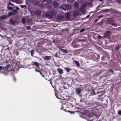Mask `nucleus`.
Masks as SVG:
<instances>
[{
	"mask_svg": "<svg viewBox=\"0 0 121 121\" xmlns=\"http://www.w3.org/2000/svg\"><path fill=\"white\" fill-rule=\"evenodd\" d=\"M51 58V57L50 56H45L44 57V59L45 60H50Z\"/></svg>",
	"mask_w": 121,
	"mask_h": 121,
	"instance_id": "obj_15",
	"label": "nucleus"
},
{
	"mask_svg": "<svg viewBox=\"0 0 121 121\" xmlns=\"http://www.w3.org/2000/svg\"><path fill=\"white\" fill-rule=\"evenodd\" d=\"M8 5H11L12 6H13L14 4H12L10 1L8 3Z\"/></svg>",
	"mask_w": 121,
	"mask_h": 121,
	"instance_id": "obj_31",
	"label": "nucleus"
},
{
	"mask_svg": "<svg viewBox=\"0 0 121 121\" xmlns=\"http://www.w3.org/2000/svg\"><path fill=\"white\" fill-rule=\"evenodd\" d=\"M108 23L112 25L117 26L116 23H115V20L112 19H108L107 20Z\"/></svg>",
	"mask_w": 121,
	"mask_h": 121,
	"instance_id": "obj_3",
	"label": "nucleus"
},
{
	"mask_svg": "<svg viewBox=\"0 0 121 121\" xmlns=\"http://www.w3.org/2000/svg\"><path fill=\"white\" fill-rule=\"evenodd\" d=\"M26 27L28 30H29L31 28V26H26Z\"/></svg>",
	"mask_w": 121,
	"mask_h": 121,
	"instance_id": "obj_36",
	"label": "nucleus"
},
{
	"mask_svg": "<svg viewBox=\"0 0 121 121\" xmlns=\"http://www.w3.org/2000/svg\"><path fill=\"white\" fill-rule=\"evenodd\" d=\"M7 49H9V48H7Z\"/></svg>",
	"mask_w": 121,
	"mask_h": 121,
	"instance_id": "obj_63",
	"label": "nucleus"
},
{
	"mask_svg": "<svg viewBox=\"0 0 121 121\" xmlns=\"http://www.w3.org/2000/svg\"><path fill=\"white\" fill-rule=\"evenodd\" d=\"M13 12V13L15 14V15L17 13V10L16 9H13V12Z\"/></svg>",
	"mask_w": 121,
	"mask_h": 121,
	"instance_id": "obj_26",
	"label": "nucleus"
},
{
	"mask_svg": "<svg viewBox=\"0 0 121 121\" xmlns=\"http://www.w3.org/2000/svg\"><path fill=\"white\" fill-rule=\"evenodd\" d=\"M98 21V19H96L94 21V22H97Z\"/></svg>",
	"mask_w": 121,
	"mask_h": 121,
	"instance_id": "obj_49",
	"label": "nucleus"
},
{
	"mask_svg": "<svg viewBox=\"0 0 121 121\" xmlns=\"http://www.w3.org/2000/svg\"><path fill=\"white\" fill-rule=\"evenodd\" d=\"M103 17V16L102 15H100V16H99L98 17V18H101Z\"/></svg>",
	"mask_w": 121,
	"mask_h": 121,
	"instance_id": "obj_50",
	"label": "nucleus"
},
{
	"mask_svg": "<svg viewBox=\"0 0 121 121\" xmlns=\"http://www.w3.org/2000/svg\"><path fill=\"white\" fill-rule=\"evenodd\" d=\"M13 79L15 81H16V78L14 76H13Z\"/></svg>",
	"mask_w": 121,
	"mask_h": 121,
	"instance_id": "obj_46",
	"label": "nucleus"
},
{
	"mask_svg": "<svg viewBox=\"0 0 121 121\" xmlns=\"http://www.w3.org/2000/svg\"><path fill=\"white\" fill-rule=\"evenodd\" d=\"M1 26V24L0 23V27Z\"/></svg>",
	"mask_w": 121,
	"mask_h": 121,
	"instance_id": "obj_62",
	"label": "nucleus"
},
{
	"mask_svg": "<svg viewBox=\"0 0 121 121\" xmlns=\"http://www.w3.org/2000/svg\"><path fill=\"white\" fill-rule=\"evenodd\" d=\"M116 0L119 3H120L121 2V0Z\"/></svg>",
	"mask_w": 121,
	"mask_h": 121,
	"instance_id": "obj_43",
	"label": "nucleus"
},
{
	"mask_svg": "<svg viewBox=\"0 0 121 121\" xmlns=\"http://www.w3.org/2000/svg\"><path fill=\"white\" fill-rule=\"evenodd\" d=\"M48 0H43V2H45L47 1Z\"/></svg>",
	"mask_w": 121,
	"mask_h": 121,
	"instance_id": "obj_53",
	"label": "nucleus"
},
{
	"mask_svg": "<svg viewBox=\"0 0 121 121\" xmlns=\"http://www.w3.org/2000/svg\"><path fill=\"white\" fill-rule=\"evenodd\" d=\"M7 8L8 9H9L10 10H13V8L12 7H10L8 5L7 6Z\"/></svg>",
	"mask_w": 121,
	"mask_h": 121,
	"instance_id": "obj_28",
	"label": "nucleus"
},
{
	"mask_svg": "<svg viewBox=\"0 0 121 121\" xmlns=\"http://www.w3.org/2000/svg\"><path fill=\"white\" fill-rule=\"evenodd\" d=\"M92 92L94 94V95H96V93H95V91H94L93 90H92Z\"/></svg>",
	"mask_w": 121,
	"mask_h": 121,
	"instance_id": "obj_39",
	"label": "nucleus"
},
{
	"mask_svg": "<svg viewBox=\"0 0 121 121\" xmlns=\"http://www.w3.org/2000/svg\"><path fill=\"white\" fill-rule=\"evenodd\" d=\"M35 71L37 72H40V71H39V70H37L36 69H35Z\"/></svg>",
	"mask_w": 121,
	"mask_h": 121,
	"instance_id": "obj_51",
	"label": "nucleus"
},
{
	"mask_svg": "<svg viewBox=\"0 0 121 121\" xmlns=\"http://www.w3.org/2000/svg\"><path fill=\"white\" fill-rule=\"evenodd\" d=\"M3 69L4 68H3L2 66H0V70H1Z\"/></svg>",
	"mask_w": 121,
	"mask_h": 121,
	"instance_id": "obj_45",
	"label": "nucleus"
},
{
	"mask_svg": "<svg viewBox=\"0 0 121 121\" xmlns=\"http://www.w3.org/2000/svg\"><path fill=\"white\" fill-rule=\"evenodd\" d=\"M39 73H40V75L42 76V77H44V78L45 77L42 74V73H41V72L40 71L39 72Z\"/></svg>",
	"mask_w": 121,
	"mask_h": 121,
	"instance_id": "obj_38",
	"label": "nucleus"
},
{
	"mask_svg": "<svg viewBox=\"0 0 121 121\" xmlns=\"http://www.w3.org/2000/svg\"><path fill=\"white\" fill-rule=\"evenodd\" d=\"M75 90L77 94L78 95H79L81 93V90L79 87L75 88Z\"/></svg>",
	"mask_w": 121,
	"mask_h": 121,
	"instance_id": "obj_9",
	"label": "nucleus"
},
{
	"mask_svg": "<svg viewBox=\"0 0 121 121\" xmlns=\"http://www.w3.org/2000/svg\"><path fill=\"white\" fill-rule=\"evenodd\" d=\"M118 114L119 115H121V110H119L118 111Z\"/></svg>",
	"mask_w": 121,
	"mask_h": 121,
	"instance_id": "obj_33",
	"label": "nucleus"
},
{
	"mask_svg": "<svg viewBox=\"0 0 121 121\" xmlns=\"http://www.w3.org/2000/svg\"><path fill=\"white\" fill-rule=\"evenodd\" d=\"M80 11L82 13H86V12L84 9H79Z\"/></svg>",
	"mask_w": 121,
	"mask_h": 121,
	"instance_id": "obj_20",
	"label": "nucleus"
},
{
	"mask_svg": "<svg viewBox=\"0 0 121 121\" xmlns=\"http://www.w3.org/2000/svg\"><path fill=\"white\" fill-rule=\"evenodd\" d=\"M7 17V16L6 15H3L0 17V19L1 20H4Z\"/></svg>",
	"mask_w": 121,
	"mask_h": 121,
	"instance_id": "obj_16",
	"label": "nucleus"
},
{
	"mask_svg": "<svg viewBox=\"0 0 121 121\" xmlns=\"http://www.w3.org/2000/svg\"><path fill=\"white\" fill-rule=\"evenodd\" d=\"M51 84L52 85V82H50Z\"/></svg>",
	"mask_w": 121,
	"mask_h": 121,
	"instance_id": "obj_60",
	"label": "nucleus"
},
{
	"mask_svg": "<svg viewBox=\"0 0 121 121\" xmlns=\"http://www.w3.org/2000/svg\"><path fill=\"white\" fill-rule=\"evenodd\" d=\"M11 1L13 2H15V0H11Z\"/></svg>",
	"mask_w": 121,
	"mask_h": 121,
	"instance_id": "obj_55",
	"label": "nucleus"
},
{
	"mask_svg": "<svg viewBox=\"0 0 121 121\" xmlns=\"http://www.w3.org/2000/svg\"><path fill=\"white\" fill-rule=\"evenodd\" d=\"M34 65L35 66L38 67L39 65V64L37 62H34L33 64H32V65Z\"/></svg>",
	"mask_w": 121,
	"mask_h": 121,
	"instance_id": "obj_22",
	"label": "nucleus"
},
{
	"mask_svg": "<svg viewBox=\"0 0 121 121\" xmlns=\"http://www.w3.org/2000/svg\"><path fill=\"white\" fill-rule=\"evenodd\" d=\"M85 30V29L84 28H82L81 29L80 31V32L81 33L82 32Z\"/></svg>",
	"mask_w": 121,
	"mask_h": 121,
	"instance_id": "obj_35",
	"label": "nucleus"
},
{
	"mask_svg": "<svg viewBox=\"0 0 121 121\" xmlns=\"http://www.w3.org/2000/svg\"><path fill=\"white\" fill-rule=\"evenodd\" d=\"M111 33V32L110 31H107L105 33L104 36L105 37H107L110 35Z\"/></svg>",
	"mask_w": 121,
	"mask_h": 121,
	"instance_id": "obj_11",
	"label": "nucleus"
},
{
	"mask_svg": "<svg viewBox=\"0 0 121 121\" xmlns=\"http://www.w3.org/2000/svg\"><path fill=\"white\" fill-rule=\"evenodd\" d=\"M82 101H83V100L82 99L80 100V101L81 102H82Z\"/></svg>",
	"mask_w": 121,
	"mask_h": 121,
	"instance_id": "obj_56",
	"label": "nucleus"
},
{
	"mask_svg": "<svg viewBox=\"0 0 121 121\" xmlns=\"http://www.w3.org/2000/svg\"><path fill=\"white\" fill-rule=\"evenodd\" d=\"M41 11L40 10H37L34 12V14L36 16H40L41 14Z\"/></svg>",
	"mask_w": 121,
	"mask_h": 121,
	"instance_id": "obj_6",
	"label": "nucleus"
},
{
	"mask_svg": "<svg viewBox=\"0 0 121 121\" xmlns=\"http://www.w3.org/2000/svg\"><path fill=\"white\" fill-rule=\"evenodd\" d=\"M16 3L19 4H20V2L19 1V0H15V2Z\"/></svg>",
	"mask_w": 121,
	"mask_h": 121,
	"instance_id": "obj_32",
	"label": "nucleus"
},
{
	"mask_svg": "<svg viewBox=\"0 0 121 121\" xmlns=\"http://www.w3.org/2000/svg\"><path fill=\"white\" fill-rule=\"evenodd\" d=\"M99 92H97V94H99Z\"/></svg>",
	"mask_w": 121,
	"mask_h": 121,
	"instance_id": "obj_61",
	"label": "nucleus"
},
{
	"mask_svg": "<svg viewBox=\"0 0 121 121\" xmlns=\"http://www.w3.org/2000/svg\"><path fill=\"white\" fill-rule=\"evenodd\" d=\"M57 70L59 73L60 74H62L63 73V70L62 69L58 68Z\"/></svg>",
	"mask_w": 121,
	"mask_h": 121,
	"instance_id": "obj_18",
	"label": "nucleus"
},
{
	"mask_svg": "<svg viewBox=\"0 0 121 121\" xmlns=\"http://www.w3.org/2000/svg\"><path fill=\"white\" fill-rule=\"evenodd\" d=\"M108 72H110L112 73V74H114V72L113 71V70L111 69H110L108 71Z\"/></svg>",
	"mask_w": 121,
	"mask_h": 121,
	"instance_id": "obj_24",
	"label": "nucleus"
},
{
	"mask_svg": "<svg viewBox=\"0 0 121 121\" xmlns=\"http://www.w3.org/2000/svg\"><path fill=\"white\" fill-rule=\"evenodd\" d=\"M55 56L56 57H59V56H57V52H56L55 54Z\"/></svg>",
	"mask_w": 121,
	"mask_h": 121,
	"instance_id": "obj_41",
	"label": "nucleus"
},
{
	"mask_svg": "<svg viewBox=\"0 0 121 121\" xmlns=\"http://www.w3.org/2000/svg\"><path fill=\"white\" fill-rule=\"evenodd\" d=\"M63 108V107H62H62H61V109H62V108Z\"/></svg>",
	"mask_w": 121,
	"mask_h": 121,
	"instance_id": "obj_58",
	"label": "nucleus"
},
{
	"mask_svg": "<svg viewBox=\"0 0 121 121\" xmlns=\"http://www.w3.org/2000/svg\"><path fill=\"white\" fill-rule=\"evenodd\" d=\"M98 0L99 1H103V0Z\"/></svg>",
	"mask_w": 121,
	"mask_h": 121,
	"instance_id": "obj_57",
	"label": "nucleus"
},
{
	"mask_svg": "<svg viewBox=\"0 0 121 121\" xmlns=\"http://www.w3.org/2000/svg\"><path fill=\"white\" fill-rule=\"evenodd\" d=\"M75 62L76 64L78 66H79L80 65V64L79 62L77 60H75Z\"/></svg>",
	"mask_w": 121,
	"mask_h": 121,
	"instance_id": "obj_27",
	"label": "nucleus"
},
{
	"mask_svg": "<svg viewBox=\"0 0 121 121\" xmlns=\"http://www.w3.org/2000/svg\"><path fill=\"white\" fill-rule=\"evenodd\" d=\"M79 14V12L77 10H76L74 11L73 13V15L74 17H76Z\"/></svg>",
	"mask_w": 121,
	"mask_h": 121,
	"instance_id": "obj_8",
	"label": "nucleus"
},
{
	"mask_svg": "<svg viewBox=\"0 0 121 121\" xmlns=\"http://www.w3.org/2000/svg\"><path fill=\"white\" fill-rule=\"evenodd\" d=\"M52 5L54 6L56 8L58 6V4L56 1H54L53 2Z\"/></svg>",
	"mask_w": 121,
	"mask_h": 121,
	"instance_id": "obj_17",
	"label": "nucleus"
},
{
	"mask_svg": "<svg viewBox=\"0 0 121 121\" xmlns=\"http://www.w3.org/2000/svg\"><path fill=\"white\" fill-rule=\"evenodd\" d=\"M36 4L37 5H38L39 4V2L38 1H36Z\"/></svg>",
	"mask_w": 121,
	"mask_h": 121,
	"instance_id": "obj_52",
	"label": "nucleus"
},
{
	"mask_svg": "<svg viewBox=\"0 0 121 121\" xmlns=\"http://www.w3.org/2000/svg\"><path fill=\"white\" fill-rule=\"evenodd\" d=\"M65 16L66 19H69L70 18V16L69 13L67 12L65 13Z\"/></svg>",
	"mask_w": 121,
	"mask_h": 121,
	"instance_id": "obj_10",
	"label": "nucleus"
},
{
	"mask_svg": "<svg viewBox=\"0 0 121 121\" xmlns=\"http://www.w3.org/2000/svg\"><path fill=\"white\" fill-rule=\"evenodd\" d=\"M94 116H95V118H97L98 117V116L96 114H94Z\"/></svg>",
	"mask_w": 121,
	"mask_h": 121,
	"instance_id": "obj_44",
	"label": "nucleus"
},
{
	"mask_svg": "<svg viewBox=\"0 0 121 121\" xmlns=\"http://www.w3.org/2000/svg\"><path fill=\"white\" fill-rule=\"evenodd\" d=\"M107 0L108 1H110V0Z\"/></svg>",
	"mask_w": 121,
	"mask_h": 121,
	"instance_id": "obj_64",
	"label": "nucleus"
},
{
	"mask_svg": "<svg viewBox=\"0 0 121 121\" xmlns=\"http://www.w3.org/2000/svg\"><path fill=\"white\" fill-rule=\"evenodd\" d=\"M90 16L89 15H88L85 17L86 18H88Z\"/></svg>",
	"mask_w": 121,
	"mask_h": 121,
	"instance_id": "obj_48",
	"label": "nucleus"
},
{
	"mask_svg": "<svg viewBox=\"0 0 121 121\" xmlns=\"http://www.w3.org/2000/svg\"><path fill=\"white\" fill-rule=\"evenodd\" d=\"M119 47L118 46L117 47H115V49L117 51H118L119 50Z\"/></svg>",
	"mask_w": 121,
	"mask_h": 121,
	"instance_id": "obj_34",
	"label": "nucleus"
},
{
	"mask_svg": "<svg viewBox=\"0 0 121 121\" xmlns=\"http://www.w3.org/2000/svg\"><path fill=\"white\" fill-rule=\"evenodd\" d=\"M57 12L53 9L50 10L48 13L45 14L46 17L51 18L54 15H55Z\"/></svg>",
	"mask_w": 121,
	"mask_h": 121,
	"instance_id": "obj_1",
	"label": "nucleus"
},
{
	"mask_svg": "<svg viewBox=\"0 0 121 121\" xmlns=\"http://www.w3.org/2000/svg\"><path fill=\"white\" fill-rule=\"evenodd\" d=\"M98 37L99 38H101V37L99 35L98 36Z\"/></svg>",
	"mask_w": 121,
	"mask_h": 121,
	"instance_id": "obj_54",
	"label": "nucleus"
},
{
	"mask_svg": "<svg viewBox=\"0 0 121 121\" xmlns=\"http://www.w3.org/2000/svg\"><path fill=\"white\" fill-rule=\"evenodd\" d=\"M110 58V57L108 55H106V56H103L102 58V60H108Z\"/></svg>",
	"mask_w": 121,
	"mask_h": 121,
	"instance_id": "obj_7",
	"label": "nucleus"
},
{
	"mask_svg": "<svg viewBox=\"0 0 121 121\" xmlns=\"http://www.w3.org/2000/svg\"><path fill=\"white\" fill-rule=\"evenodd\" d=\"M68 112H71V111H68Z\"/></svg>",
	"mask_w": 121,
	"mask_h": 121,
	"instance_id": "obj_59",
	"label": "nucleus"
},
{
	"mask_svg": "<svg viewBox=\"0 0 121 121\" xmlns=\"http://www.w3.org/2000/svg\"><path fill=\"white\" fill-rule=\"evenodd\" d=\"M16 9L17 10H19V8L17 6L16 7Z\"/></svg>",
	"mask_w": 121,
	"mask_h": 121,
	"instance_id": "obj_47",
	"label": "nucleus"
},
{
	"mask_svg": "<svg viewBox=\"0 0 121 121\" xmlns=\"http://www.w3.org/2000/svg\"><path fill=\"white\" fill-rule=\"evenodd\" d=\"M74 5L75 7L76 8H78V4L77 2H76L74 3Z\"/></svg>",
	"mask_w": 121,
	"mask_h": 121,
	"instance_id": "obj_25",
	"label": "nucleus"
},
{
	"mask_svg": "<svg viewBox=\"0 0 121 121\" xmlns=\"http://www.w3.org/2000/svg\"><path fill=\"white\" fill-rule=\"evenodd\" d=\"M10 65L9 64L5 66V68L6 69H8L9 68L10 66Z\"/></svg>",
	"mask_w": 121,
	"mask_h": 121,
	"instance_id": "obj_30",
	"label": "nucleus"
},
{
	"mask_svg": "<svg viewBox=\"0 0 121 121\" xmlns=\"http://www.w3.org/2000/svg\"><path fill=\"white\" fill-rule=\"evenodd\" d=\"M86 6V5L85 4H83L81 5L79 9H84L85 7Z\"/></svg>",
	"mask_w": 121,
	"mask_h": 121,
	"instance_id": "obj_21",
	"label": "nucleus"
},
{
	"mask_svg": "<svg viewBox=\"0 0 121 121\" xmlns=\"http://www.w3.org/2000/svg\"><path fill=\"white\" fill-rule=\"evenodd\" d=\"M60 50H61L62 52L65 53H67L68 52V51L67 50L64 49H63L61 47H59Z\"/></svg>",
	"mask_w": 121,
	"mask_h": 121,
	"instance_id": "obj_12",
	"label": "nucleus"
},
{
	"mask_svg": "<svg viewBox=\"0 0 121 121\" xmlns=\"http://www.w3.org/2000/svg\"><path fill=\"white\" fill-rule=\"evenodd\" d=\"M26 19L25 18H23L22 20V23L24 24L26 22Z\"/></svg>",
	"mask_w": 121,
	"mask_h": 121,
	"instance_id": "obj_23",
	"label": "nucleus"
},
{
	"mask_svg": "<svg viewBox=\"0 0 121 121\" xmlns=\"http://www.w3.org/2000/svg\"><path fill=\"white\" fill-rule=\"evenodd\" d=\"M64 16L62 15H58L56 17V19L59 21H62L64 18Z\"/></svg>",
	"mask_w": 121,
	"mask_h": 121,
	"instance_id": "obj_5",
	"label": "nucleus"
},
{
	"mask_svg": "<svg viewBox=\"0 0 121 121\" xmlns=\"http://www.w3.org/2000/svg\"><path fill=\"white\" fill-rule=\"evenodd\" d=\"M34 53V51L33 50H31L30 51V54L31 56H33V54Z\"/></svg>",
	"mask_w": 121,
	"mask_h": 121,
	"instance_id": "obj_29",
	"label": "nucleus"
},
{
	"mask_svg": "<svg viewBox=\"0 0 121 121\" xmlns=\"http://www.w3.org/2000/svg\"><path fill=\"white\" fill-rule=\"evenodd\" d=\"M9 21L13 25H14L15 24V22L13 19L10 18V19Z\"/></svg>",
	"mask_w": 121,
	"mask_h": 121,
	"instance_id": "obj_19",
	"label": "nucleus"
},
{
	"mask_svg": "<svg viewBox=\"0 0 121 121\" xmlns=\"http://www.w3.org/2000/svg\"><path fill=\"white\" fill-rule=\"evenodd\" d=\"M15 54L17 56H18L19 55V53L18 51H16L15 52Z\"/></svg>",
	"mask_w": 121,
	"mask_h": 121,
	"instance_id": "obj_37",
	"label": "nucleus"
},
{
	"mask_svg": "<svg viewBox=\"0 0 121 121\" xmlns=\"http://www.w3.org/2000/svg\"><path fill=\"white\" fill-rule=\"evenodd\" d=\"M70 7L69 5L68 4H63L62 5L60 6L59 8L64 10H66V9H69L70 8Z\"/></svg>",
	"mask_w": 121,
	"mask_h": 121,
	"instance_id": "obj_2",
	"label": "nucleus"
},
{
	"mask_svg": "<svg viewBox=\"0 0 121 121\" xmlns=\"http://www.w3.org/2000/svg\"><path fill=\"white\" fill-rule=\"evenodd\" d=\"M15 15V14L13 13L12 12H10L8 13L7 14L8 17H9V16H11L12 15Z\"/></svg>",
	"mask_w": 121,
	"mask_h": 121,
	"instance_id": "obj_13",
	"label": "nucleus"
},
{
	"mask_svg": "<svg viewBox=\"0 0 121 121\" xmlns=\"http://www.w3.org/2000/svg\"><path fill=\"white\" fill-rule=\"evenodd\" d=\"M88 112L87 111L85 110L82 113L81 112V114H80V117L82 118H85V116H86L87 115V113Z\"/></svg>",
	"mask_w": 121,
	"mask_h": 121,
	"instance_id": "obj_4",
	"label": "nucleus"
},
{
	"mask_svg": "<svg viewBox=\"0 0 121 121\" xmlns=\"http://www.w3.org/2000/svg\"><path fill=\"white\" fill-rule=\"evenodd\" d=\"M64 68L65 70H66L67 73L69 72L70 70H72L69 67H64Z\"/></svg>",
	"mask_w": 121,
	"mask_h": 121,
	"instance_id": "obj_14",
	"label": "nucleus"
},
{
	"mask_svg": "<svg viewBox=\"0 0 121 121\" xmlns=\"http://www.w3.org/2000/svg\"><path fill=\"white\" fill-rule=\"evenodd\" d=\"M30 2L33 3L35 1V0H29Z\"/></svg>",
	"mask_w": 121,
	"mask_h": 121,
	"instance_id": "obj_40",
	"label": "nucleus"
},
{
	"mask_svg": "<svg viewBox=\"0 0 121 121\" xmlns=\"http://www.w3.org/2000/svg\"><path fill=\"white\" fill-rule=\"evenodd\" d=\"M20 6L22 8H23L24 7H25V5H21Z\"/></svg>",
	"mask_w": 121,
	"mask_h": 121,
	"instance_id": "obj_42",
	"label": "nucleus"
}]
</instances>
